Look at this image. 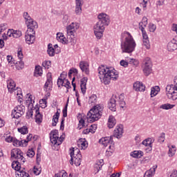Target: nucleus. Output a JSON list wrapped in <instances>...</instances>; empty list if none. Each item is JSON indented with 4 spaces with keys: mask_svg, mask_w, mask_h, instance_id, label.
I'll use <instances>...</instances> for the list:
<instances>
[{
    "mask_svg": "<svg viewBox=\"0 0 177 177\" xmlns=\"http://www.w3.org/2000/svg\"><path fill=\"white\" fill-rule=\"evenodd\" d=\"M98 77L104 85H109L111 82L115 81L118 78V73L115 71V69L112 67H107L104 65H102L98 67Z\"/></svg>",
    "mask_w": 177,
    "mask_h": 177,
    "instance_id": "1",
    "label": "nucleus"
},
{
    "mask_svg": "<svg viewBox=\"0 0 177 177\" xmlns=\"http://www.w3.org/2000/svg\"><path fill=\"white\" fill-rule=\"evenodd\" d=\"M124 40L121 43V49L122 53H132L136 47V43L132 35L129 32L124 33Z\"/></svg>",
    "mask_w": 177,
    "mask_h": 177,
    "instance_id": "2",
    "label": "nucleus"
},
{
    "mask_svg": "<svg viewBox=\"0 0 177 177\" xmlns=\"http://www.w3.org/2000/svg\"><path fill=\"white\" fill-rule=\"evenodd\" d=\"M104 107L102 104H97L91 109L87 113L86 118L88 121L91 122H95L97 121L103 114V109Z\"/></svg>",
    "mask_w": 177,
    "mask_h": 177,
    "instance_id": "3",
    "label": "nucleus"
},
{
    "mask_svg": "<svg viewBox=\"0 0 177 177\" xmlns=\"http://www.w3.org/2000/svg\"><path fill=\"white\" fill-rule=\"evenodd\" d=\"M117 102H118L120 104V107H122V109H124L125 107V101H124V95L120 94L119 95H113L112 97L110 100V102L108 104V107L109 109L111 110V111H115L116 110V106H117Z\"/></svg>",
    "mask_w": 177,
    "mask_h": 177,
    "instance_id": "4",
    "label": "nucleus"
},
{
    "mask_svg": "<svg viewBox=\"0 0 177 177\" xmlns=\"http://www.w3.org/2000/svg\"><path fill=\"white\" fill-rule=\"evenodd\" d=\"M71 152V160L70 164L73 165L75 163L76 167H80L81 165V162L82 161V155H81V151L77 148H72L70 149Z\"/></svg>",
    "mask_w": 177,
    "mask_h": 177,
    "instance_id": "5",
    "label": "nucleus"
},
{
    "mask_svg": "<svg viewBox=\"0 0 177 177\" xmlns=\"http://www.w3.org/2000/svg\"><path fill=\"white\" fill-rule=\"evenodd\" d=\"M174 84H168L166 86V95L168 99L176 100L177 99V76L174 79Z\"/></svg>",
    "mask_w": 177,
    "mask_h": 177,
    "instance_id": "6",
    "label": "nucleus"
},
{
    "mask_svg": "<svg viewBox=\"0 0 177 177\" xmlns=\"http://www.w3.org/2000/svg\"><path fill=\"white\" fill-rule=\"evenodd\" d=\"M142 71L146 77H149L153 73V62L150 57H146L142 62Z\"/></svg>",
    "mask_w": 177,
    "mask_h": 177,
    "instance_id": "7",
    "label": "nucleus"
},
{
    "mask_svg": "<svg viewBox=\"0 0 177 177\" xmlns=\"http://www.w3.org/2000/svg\"><path fill=\"white\" fill-rule=\"evenodd\" d=\"M98 21L95 24V26H97L98 27H100V28H105L106 26H109L110 24V17L104 13H101L98 15Z\"/></svg>",
    "mask_w": 177,
    "mask_h": 177,
    "instance_id": "8",
    "label": "nucleus"
},
{
    "mask_svg": "<svg viewBox=\"0 0 177 177\" xmlns=\"http://www.w3.org/2000/svg\"><path fill=\"white\" fill-rule=\"evenodd\" d=\"M11 158H15L21 162H26V158L23 156V152L20 149H13L11 151Z\"/></svg>",
    "mask_w": 177,
    "mask_h": 177,
    "instance_id": "9",
    "label": "nucleus"
},
{
    "mask_svg": "<svg viewBox=\"0 0 177 177\" xmlns=\"http://www.w3.org/2000/svg\"><path fill=\"white\" fill-rule=\"evenodd\" d=\"M26 111V106L24 105H18L17 107L14 109L12 112V115L13 118H20L24 114Z\"/></svg>",
    "mask_w": 177,
    "mask_h": 177,
    "instance_id": "10",
    "label": "nucleus"
},
{
    "mask_svg": "<svg viewBox=\"0 0 177 177\" xmlns=\"http://www.w3.org/2000/svg\"><path fill=\"white\" fill-rule=\"evenodd\" d=\"M99 143L102 145L104 147L109 146V150H111V147H114L111 146V145H113V136L102 138L99 140Z\"/></svg>",
    "mask_w": 177,
    "mask_h": 177,
    "instance_id": "11",
    "label": "nucleus"
},
{
    "mask_svg": "<svg viewBox=\"0 0 177 177\" xmlns=\"http://www.w3.org/2000/svg\"><path fill=\"white\" fill-rule=\"evenodd\" d=\"M26 26L28 27V32H32L35 34V30L38 28V24L34 20H31L29 22H27Z\"/></svg>",
    "mask_w": 177,
    "mask_h": 177,
    "instance_id": "12",
    "label": "nucleus"
},
{
    "mask_svg": "<svg viewBox=\"0 0 177 177\" xmlns=\"http://www.w3.org/2000/svg\"><path fill=\"white\" fill-rule=\"evenodd\" d=\"M25 41L28 45H31L35 42V33L27 31L25 35Z\"/></svg>",
    "mask_w": 177,
    "mask_h": 177,
    "instance_id": "13",
    "label": "nucleus"
},
{
    "mask_svg": "<svg viewBox=\"0 0 177 177\" xmlns=\"http://www.w3.org/2000/svg\"><path fill=\"white\" fill-rule=\"evenodd\" d=\"M122 133H124V126H122V124H119L116 127L113 136L117 138V139H120L122 138Z\"/></svg>",
    "mask_w": 177,
    "mask_h": 177,
    "instance_id": "14",
    "label": "nucleus"
},
{
    "mask_svg": "<svg viewBox=\"0 0 177 177\" xmlns=\"http://www.w3.org/2000/svg\"><path fill=\"white\" fill-rule=\"evenodd\" d=\"M93 30L96 38H97V39H100V38L103 37V31H104V28H100V26L95 25L93 27Z\"/></svg>",
    "mask_w": 177,
    "mask_h": 177,
    "instance_id": "15",
    "label": "nucleus"
},
{
    "mask_svg": "<svg viewBox=\"0 0 177 177\" xmlns=\"http://www.w3.org/2000/svg\"><path fill=\"white\" fill-rule=\"evenodd\" d=\"M80 67L82 73L88 75L89 74V64L87 62L82 61L80 63Z\"/></svg>",
    "mask_w": 177,
    "mask_h": 177,
    "instance_id": "16",
    "label": "nucleus"
},
{
    "mask_svg": "<svg viewBox=\"0 0 177 177\" xmlns=\"http://www.w3.org/2000/svg\"><path fill=\"white\" fill-rule=\"evenodd\" d=\"M7 87L8 92L10 93H13V92H16V83L13 80L10 79L7 81Z\"/></svg>",
    "mask_w": 177,
    "mask_h": 177,
    "instance_id": "17",
    "label": "nucleus"
},
{
    "mask_svg": "<svg viewBox=\"0 0 177 177\" xmlns=\"http://www.w3.org/2000/svg\"><path fill=\"white\" fill-rule=\"evenodd\" d=\"M84 5V0H75V13L76 15H81L82 13V6Z\"/></svg>",
    "mask_w": 177,
    "mask_h": 177,
    "instance_id": "18",
    "label": "nucleus"
},
{
    "mask_svg": "<svg viewBox=\"0 0 177 177\" xmlns=\"http://www.w3.org/2000/svg\"><path fill=\"white\" fill-rule=\"evenodd\" d=\"M133 89L136 92H145L146 86L143 85V83L140 82H136L133 84Z\"/></svg>",
    "mask_w": 177,
    "mask_h": 177,
    "instance_id": "19",
    "label": "nucleus"
},
{
    "mask_svg": "<svg viewBox=\"0 0 177 177\" xmlns=\"http://www.w3.org/2000/svg\"><path fill=\"white\" fill-rule=\"evenodd\" d=\"M52 86H53V82H52V76L48 77L47 80L44 84V91L48 92V91H50L52 89Z\"/></svg>",
    "mask_w": 177,
    "mask_h": 177,
    "instance_id": "20",
    "label": "nucleus"
},
{
    "mask_svg": "<svg viewBox=\"0 0 177 177\" xmlns=\"http://www.w3.org/2000/svg\"><path fill=\"white\" fill-rule=\"evenodd\" d=\"M86 82H88V77H83L80 80V87L83 95H85L86 92Z\"/></svg>",
    "mask_w": 177,
    "mask_h": 177,
    "instance_id": "21",
    "label": "nucleus"
},
{
    "mask_svg": "<svg viewBox=\"0 0 177 177\" xmlns=\"http://www.w3.org/2000/svg\"><path fill=\"white\" fill-rule=\"evenodd\" d=\"M116 124L117 120H115V118H114L113 115H109L107 123L108 128H109V129H111V128H114Z\"/></svg>",
    "mask_w": 177,
    "mask_h": 177,
    "instance_id": "22",
    "label": "nucleus"
},
{
    "mask_svg": "<svg viewBox=\"0 0 177 177\" xmlns=\"http://www.w3.org/2000/svg\"><path fill=\"white\" fill-rule=\"evenodd\" d=\"M50 140L53 145H55V146H60L63 140H64V138L62 137H60L59 138H55L52 137V136H50Z\"/></svg>",
    "mask_w": 177,
    "mask_h": 177,
    "instance_id": "23",
    "label": "nucleus"
},
{
    "mask_svg": "<svg viewBox=\"0 0 177 177\" xmlns=\"http://www.w3.org/2000/svg\"><path fill=\"white\" fill-rule=\"evenodd\" d=\"M157 165L153 166L149 170L147 171L145 174L144 177H153L156 175V169H157Z\"/></svg>",
    "mask_w": 177,
    "mask_h": 177,
    "instance_id": "24",
    "label": "nucleus"
},
{
    "mask_svg": "<svg viewBox=\"0 0 177 177\" xmlns=\"http://www.w3.org/2000/svg\"><path fill=\"white\" fill-rule=\"evenodd\" d=\"M20 164H24V162H21L20 160L13 161L12 163V168L18 172H21V171H20V168H21Z\"/></svg>",
    "mask_w": 177,
    "mask_h": 177,
    "instance_id": "25",
    "label": "nucleus"
},
{
    "mask_svg": "<svg viewBox=\"0 0 177 177\" xmlns=\"http://www.w3.org/2000/svg\"><path fill=\"white\" fill-rule=\"evenodd\" d=\"M177 45L175 43V40L172 39L170 42L167 44V50L169 52H174V50H176Z\"/></svg>",
    "mask_w": 177,
    "mask_h": 177,
    "instance_id": "26",
    "label": "nucleus"
},
{
    "mask_svg": "<svg viewBox=\"0 0 177 177\" xmlns=\"http://www.w3.org/2000/svg\"><path fill=\"white\" fill-rule=\"evenodd\" d=\"M151 144H152L151 138H147V139L144 140L142 142V145H143L146 147H148L149 151H151V150H152Z\"/></svg>",
    "mask_w": 177,
    "mask_h": 177,
    "instance_id": "27",
    "label": "nucleus"
},
{
    "mask_svg": "<svg viewBox=\"0 0 177 177\" xmlns=\"http://www.w3.org/2000/svg\"><path fill=\"white\" fill-rule=\"evenodd\" d=\"M59 117H60V112L58 110L53 117V124H52L53 127H56V124H57V122H59Z\"/></svg>",
    "mask_w": 177,
    "mask_h": 177,
    "instance_id": "28",
    "label": "nucleus"
},
{
    "mask_svg": "<svg viewBox=\"0 0 177 177\" xmlns=\"http://www.w3.org/2000/svg\"><path fill=\"white\" fill-rule=\"evenodd\" d=\"M78 147H81L82 150H85L88 147V142L85 139H81L80 141L77 142Z\"/></svg>",
    "mask_w": 177,
    "mask_h": 177,
    "instance_id": "29",
    "label": "nucleus"
},
{
    "mask_svg": "<svg viewBox=\"0 0 177 177\" xmlns=\"http://www.w3.org/2000/svg\"><path fill=\"white\" fill-rule=\"evenodd\" d=\"M66 37H64V35L62 32L57 33V41H58V42L66 44Z\"/></svg>",
    "mask_w": 177,
    "mask_h": 177,
    "instance_id": "30",
    "label": "nucleus"
},
{
    "mask_svg": "<svg viewBox=\"0 0 177 177\" xmlns=\"http://www.w3.org/2000/svg\"><path fill=\"white\" fill-rule=\"evenodd\" d=\"M159 91L160 86H156L155 87H152L151 89V97H154V96H157V95H158Z\"/></svg>",
    "mask_w": 177,
    "mask_h": 177,
    "instance_id": "31",
    "label": "nucleus"
},
{
    "mask_svg": "<svg viewBox=\"0 0 177 177\" xmlns=\"http://www.w3.org/2000/svg\"><path fill=\"white\" fill-rule=\"evenodd\" d=\"M131 157L133 158H140V157H143V151H134L131 153Z\"/></svg>",
    "mask_w": 177,
    "mask_h": 177,
    "instance_id": "32",
    "label": "nucleus"
},
{
    "mask_svg": "<svg viewBox=\"0 0 177 177\" xmlns=\"http://www.w3.org/2000/svg\"><path fill=\"white\" fill-rule=\"evenodd\" d=\"M35 120L36 122H42V115L39 112V109H35Z\"/></svg>",
    "mask_w": 177,
    "mask_h": 177,
    "instance_id": "33",
    "label": "nucleus"
},
{
    "mask_svg": "<svg viewBox=\"0 0 177 177\" xmlns=\"http://www.w3.org/2000/svg\"><path fill=\"white\" fill-rule=\"evenodd\" d=\"M175 153H176V147L175 145H171V147L169 149V157H174V156H175Z\"/></svg>",
    "mask_w": 177,
    "mask_h": 177,
    "instance_id": "34",
    "label": "nucleus"
},
{
    "mask_svg": "<svg viewBox=\"0 0 177 177\" xmlns=\"http://www.w3.org/2000/svg\"><path fill=\"white\" fill-rule=\"evenodd\" d=\"M97 102V96L96 95L93 94L90 96L88 99L89 104H95Z\"/></svg>",
    "mask_w": 177,
    "mask_h": 177,
    "instance_id": "35",
    "label": "nucleus"
},
{
    "mask_svg": "<svg viewBox=\"0 0 177 177\" xmlns=\"http://www.w3.org/2000/svg\"><path fill=\"white\" fill-rule=\"evenodd\" d=\"M47 53L49 55V56H51V57L55 56V48L52 47V44H49L48 45Z\"/></svg>",
    "mask_w": 177,
    "mask_h": 177,
    "instance_id": "36",
    "label": "nucleus"
},
{
    "mask_svg": "<svg viewBox=\"0 0 177 177\" xmlns=\"http://www.w3.org/2000/svg\"><path fill=\"white\" fill-rule=\"evenodd\" d=\"M42 75V68L38 66L35 67V77H41Z\"/></svg>",
    "mask_w": 177,
    "mask_h": 177,
    "instance_id": "37",
    "label": "nucleus"
},
{
    "mask_svg": "<svg viewBox=\"0 0 177 177\" xmlns=\"http://www.w3.org/2000/svg\"><path fill=\"white\" fill-rule=\"evenodd\" d=\"M175 104H164L160 106V109H162V110H171V109H174Z\"/></svg>",
    "mask_w": 177,
    "mask_h": 177,
    "instance_id": "38",
    "label": "nucleus"
},
{
    "mask_svg": "<svg viewBox=\"0 0 177 177\" xmlns=\"http://www.w3.org/2000/svg\"><path fill=\"white\" fill-rule=\"evenodd\" d=\"M15 67L17 70H23V68H24V62H23L21 60L16 62Z\"/></svg>",
    "mask_w": 177,
    "mask_h": 177,
    "instance_id": "39",
    "label": "nucleus"
},
{
    "mask_svg": "<svg viewBox=\"0 0 177 177\" xmlns=\"http://www.w3.org/2000/svg\"><path fill=\"white\" fill-rule=\"evenodd\" d=\"M23 16H24V19H25L26 24H27V23L32 20V19L31 18V17L28 15V12H24Z\"/></svg>",
    "mask_w": 177,
    "mask_h": 177,
    "instance_id": "40",
    "label": "nucleus"
},
{
    "mask_svg": "<svg viewBox=\"0 0 177 177\" xmlns=\"http://www.w3.org/2000/svg\"><path fill=\"white\" fill-rule=\"evenodd\" d=\"M18 131L22 135H26L28 133V129L27 128V127L24 126L23 127L18 129Z\"/></svg>",
    "mask_w": 177,
    "mask_h": 177,
    "instance_id": "41",
    "label": "nucleus"
},
{
    "mask_svg": "<svg viewBox=\"0 0 177 177\" xmlns=\"http://www.w3.org/2000/svg\"><path fill=\"white\" fill-rule=\"evenodd\" d=\"M55 177H68L67 172L64 170H62L61 171L55 174Z\"/></svg>",
    "mask_w": 177,
    "mask_h": 177,
    "instance_id": "42",
    "label": "nucleus"
},
{
    "mask_svg": "<svg viewBox=\"0 0 177 177\" xmlns=\"http://www.w3.org/2000/svg\"><path fill=\"white\" fill-rule=\"evenodd\" d=\"M12 143L14 146H16V147H19V146H24L23 141H20L17 138H14Z\"/></svg>",
    "mask_w": 177,
    "mask_h": 177,
    "instance_id": "43",
    "label": "nucleus"
},
{
    "mask_svg": "<svg viewBox=\"0 0 177 177\" xmlns=\"http://www.w3.org/2000/svg\"><path fill=\"white\" fill-rule=\"evenodd\" d=\"M66 33H67V38H71V39H73V38H74V34H75V30H71L70 29L66 30Z\"/></svg>",
    "mask_w": 177,
    "mask_h": 177,
    "instance_id": "44",
    "label": "nucleus"
},
{
    "mask_svg": "<svg viewBox=\"0 0 177 177\" xmlns=\"http://www.w3.org/2000/svg\"><path fill=\"white\" fill-rule=\"evenodd\" d=\"M23 34L21 33V31L20 30H14L12 33L13 38H20Z\"/></svg>",
    "mask_w": 177,
    "mask_h": 177,
    "instance_id": "45",
    "label": "nucleus"
},
{
    "mask_svg": "<svg viewBox=\"0 0 177 177\" xmlns=\"http://www.w3.org/2000/svg\"><path fill=\"white\" fill-rule=\"evenodd\" d=\"M62 23L64 24V26H67V24L70 23V17L67 15H64Z\"/></svg>",
    "mask_w": 177,
    "mask_h": 177,
    "instance_id": "46",
    "label": "nucleus"
},
{
    "mask_svg": "<svg viewBox=\"0 0 177 177\" xmlns=\"http://www.w3.org/2000/svg\"><path fill=\"white\" fill-rule=\"evenodd\" d=\"M102 167H103V160H101L100 162H97L95 165V168H96L97 169V172H99V171H100V169H102Z\"/></svg>",
    "mask_w": 177,
    "mask_h": 177,
    "instance_id": "47",
    "label": "nucleus"
},
{
    "mask_svg": "<svg viewBox=\"0 0 177 177\" xmlns=\"http://www.w3.org/2000/svg\"><path fill=\"white\" fill-rule=\"evenodd\" d=\"M59 131L57 130H53L51 132H50V136H52V138H57V139H60V138H59Z\"/></svg>",
    "mask_w": 177,
    "mask_h": 177,
    "instance_id": "48",
    "label": "nucleus"
},
{
    "mask_svg": "<svg viewBox=\"0 0 177 177\" xmlns=\"http://www.w3.org/2000/svg\"><path fill=\"white\" fill-rule=\"evenodd\" d=\"M165 141V133H160V136L158 138V142H159V143H164Z\"/></svg>",
    "mask_w": 177,
    "mask_h": 177,
    "instance_id": "49",
    "label": "nucleus"
},
{
    "mask_svg": "<svg viewBox=\"0 0 177 177\" xmlns=\"http://www.w3.org/2000/svg\"><path fill=\"white\" fill-rule=\"evenodd\" d=\"M34 111H35V109H29L27 113H26V118H28V120H30V118H31L32 117V113H34Z\"/></svg>",
    "mask_w": 177,
    "mask_h": 177,
    "instance_id": "50",
    "label": "nucleus"
},
{
    "mask_svg": "<svg viewBox=\"0 0 177 177\" xmlns=\"http://www.w3.org/2000/svg\"><path fill=\"white\" fill-rule=\"evenodd\" d=\"M84 127H85V120H84V118H81L79 121L78 129H82Z\"/></svg>",
    "mask_w": 177,
    "mask_h": 177,
    "instance_id": "51",
    "label": "nucleus"
},
{
    "mask_svg": "<svg viewBox=\"0 0 177 177\" xmlns=\"http://www.w3.org/2000/svg\"><path fill=\"white\" fill-rule=\"evenodd\" d=\"M149 28L150 32H154L157 27L156 26V25H154V24L151 23L149 24Z\"/></svg>",
    "mask_w": 177,
    "mask_h": 177,
    "instance_id": "52",
    "label": "nucleus"
},
{
    "mask_svg": "<svg viewBox=\"0 0 177 177\" xmlns=\"http://www.w3.org/2000/svg\"><path fill=\"white\" fill-rule=\"evenodd\" d=\"M35 156V152L32 149H29L27 152V156L30 157V158H32V157Z\"/></svg>",
    "mask_w": 177,
    "mask_h": 177,
    "instance_id": "53",
    "label": "nucleus"
},
{
    "mask_svg": "<svg viewBox=\"0 0 177 177\" xmlns=\"http://www.w3.org/2000/svg\"><path fill=\"white\" fill-rule=\"evenodd\" d=\"M143 45L145 46L146 49H149L150 48V41L148 39L142 40Z\"/></svg>",
    "mask_w": 177,
    "mask_h": 177,
    "instance_id": "54",
    "label": "nucleus"
},
{
    "mask_svg": "<svg viewBox=\"0 0 177 177\" xmlns=\"http://www.w3.org/2000/svg\"><path fill=\"white\" fill-rule=\"evenodd\" d=\"M66 30H71V31H75V24L73 22L71 25L68 26Z\"/></svg>",
    "mask_w": 177,
    "mask_h": 177,
    "instance_id": "55",
    "label": "nucleus"
},
{
    "mask_svg": "<svg viewBox=\"0 0 177 177\" xmlns=\"http://www.w3.org/2000/svg\"><path fill=\"white\" fill-rule=\"evenodd\" d=\"M42 66L43 67H44V68H49V67H50V61H45L42 63Z\"/></svg>",
    "mask_w": 177,
    "mask_h": 177,
    "instance_id": "56",
    "label": "nucleus"
},
{
    "mask_svg": "<svg viewBox=\"0 0 177 177\" xmlns=\"http://www.w3.org/2000/svg\"><path fill=\"white\" fill-rule=\"evenodd\" d=\"M41 167H34L33 169V172L35 174V175H39V174H41Z\"/></svg>",
    "mask_w": 177,
    "mask_h": 177,
    "instance_id": "57",
    "label": "nucleus"
},
{
    "mask_svg": "<svg viewBox=\"0 0 177 177\" xmlns=\"http://www.w3.org/2000/svg\"><path fill=\"white\" fill-rule=\"evenodd\" d=\"M64 85L63 86H65V88H66L67 89H68V88H70V82L68 81V80L64 78Z\"/></svg>",
    "mask_w": 177,
    "mask_h": 177,
    "instance_id": "58",
    "label": "nucleus"
},
{
    "mask_svg": "<svg viewBox=\"0 0 177 177\" xmlns=\"http://www.w3.org/2000/svg\"><path fill=\"white\" fill-rule=\"evenodd\" d=\"M63 85H64V79L59 78L57 80L58 87L60 88V86H63Z\"/></svg>",
    "mask_w": 177,
    "mask_h": 177,
    "instance_id": "59",
    "label": "nucleus"
},
{
    "mask_svg": "<svg viewBox=\"0 0 177 177\" xmlns=\"http://www.w3.org/2000/svg\"><path fill=\"white\" fill-rule=\"evenodd\" d=\"M129 63H130V64H133L134 66H136V64H138V61L133 58H129L128 59Z\"/></svg>",
    "mask_w": 177,
    "mask_h": 177,
    "instance_id": "60",
    "label": "nucleus"
},
{
    "mask_svg": "<svg viewBox=\"0 0 177 177\" xmlns=\"http://www.w3.org/2000/svg\"><path fill=\"white\" fill-rule=\"evenodd\" d=\"M39 104H41V107L42 109H45L46 107V100H41L39 101Z\"/></svg>",
    "mask_w": 177,
    "mask_h": 177,
    "instance_id": "61",
    "label": "nucleus"
},
{
    "mask_svg": "<svg viewBox=\"0 0 177 177\" xmlns=\"http://www.w3.org/2000/svg\"><path fill=\"white\" fill-rule=\"evenodd\" d=\"M7 60L9 64H15V62H13V57H12V55H8Z\"/></svg>",
    "mask_w": 177,
    "mask_h": 177,
    "instance_id": "62",
    "label": "nucleus"
},
{
    "mask_svg": "<svg viewBox=\"0 0 177 177\" xmlns=\"http://www.w3.org/2000/svg\"><path fill=\"white\" fill-rule=\"evenodd\" d=\"M142 41H145V39H149V36L147 35L146 30H142Z\"/></svg>",
    "mask_w": 177,
    "mask_h": 177,
    "instance_id": "63",
    "label": "nucleus"
},
{
    "mask_svg": "<svg viewBox=\"0 0 177 177\" xmlns=\"http://www.w3.org/2000/svg\"><path fill=\"white\" fill-rule=\"evenodd\" d=\"M170 177H177V170L174 169L172 171L171 174L170 175Z\"/></svg>",
    "mask_w": 177,
    "mask_h": 177,
    "instance_id": "64",
    "label": "nucleus"
}]
</instances>
